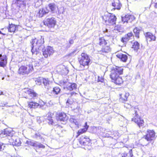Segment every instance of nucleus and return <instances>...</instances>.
<instances>
[{
    "label": "nucleus",
    "mask_w": 157,
    "mask_h": 157,
    "mask_svg": "<svg viewBox=\"0 0 157 157\" xmlns=\"http://www.w3.org/2000/svg\"><path fill=\"white\" fill-rule=\"evenodd\" d=\"M44 24L49 28H53L56 25V21L53 17L46 18L43 21Z\"/></svg>",
    "instance_id": "9d476101"
},
{
    "label": "nucleus",
    "mask_w": 157,
    "mask_h": 157,
    "mask_svg": "<svg viewBox=\"0 0 157 157\" xmlns=\"http://www.w3.org/2000/svg\"><path fill=\"white\" fill-rule=\"evenodd\" d=\"M79 144H74L75 148L82 147L85 149L90 150L92 148V140L90 137L86 135L80 136L78 140Z\"/></svg>",
    "instance_id": "7ed1b4c3"
},
{
    "label": "nucleus",
    "mask_w": 157,
    "mask_h": 157,
    "mask_svg": "<svg viewBox=\"0 0 157 157\" xmlns=\"http://www.w3.org/2000/svg\"><path fill=\"white\" fill-rule=\"evenodd\" d=\"M49 12V10L48 9V7L43 8L39 10L36 16L39 17H41L44 15L48 13Z\"/></svg>",
    "instance_id": "a211bd4d"
},
{
    "label": "nucleus",
    "mask_w": 157,
    "mask_h": 157,
    "mask_svg": "<svg viewBox=\"0 0 157 157\" xmlns=\"http://www.w3.org/2000/svg\"><path fill=\"white\" fill-rule=\"evenodd\" d=\"M33 70V67L32 65H22L19 67L17 73L20 75H28Z\"/></svg>",
    "instance_id": "423d86ee"
},
{
    "label": "nucleus",
    "mask_w": 157,
    "mask_h": 157,
    "mask_svg": "<svg viewBox=\"0 0 157 157\" xmlns=\"http://www.w3.org/2000/svg\"><path fill=\"white\" fill-rule=\"evenodd\" d=\"M8 58L5 54H0V67L4 68L7 63Z\"/></svg>",
    "instance_id": "4468645a"
},
{
    "label": "nucleus",
    "mask_w": 157,
    "mask_h": 157,
    "mask_svg": "<svg viewBox=\"0 0 157 157\" xmlns=\"http://www.w3.org/2000/svg\"><path fill=\"white\" fill-rule=\"evenodd\" d=\"M46 103L41 99H40L38 102L31 101L27 102V107L30 109H36L38 108H41Z\"/></svg>",
    "instance_id": "6e6552de"
},
{
    "label": "nucleus",
    "mask_w": 157,
    "mask_h": 157,
    "mask_svg": "<svg viewBox=\"0 0 157 157\" xmlns=\"http://www.w3.org/2000/svg\"><path fill=\"white\" fill-rule=\"evenodd\" d=\"M101 17L103 22L106 25L113 26L116 24L117 17L113 13L105 14Z\"/></svg>",
    "instance_id": "20e7f679"
},
{
    "label": "nucleus",
    "mask_w": 157,
    "mask_h": 157,
    "mask_svg": "<svg viewBox=\"0 0 157 157\" xmlns=\"http://www.w3.org/2000/svg\"><path fill=\"white\" fill-rule=\"evenodd\" d=\"M42 78L41 77L37 78L35 81L36 84L37 85H40L43 82Z\"/></svg>",
    "instance_id": "4c0bfd02"
},
{
    "label": "nucleus",
    "mask_w": 157,
    "mask_h": 157,
    "mask_svg": "<svg viewBox=\"0 0 157 157\" xmlns=\"http://www.w3.org/2000/svg\"><path fill=\"white\" fill-rule=\"evenodd\" d=\"M37 147L39 148H44L45 147V146L43 144L40 143L39 144H38Z\"/></svg>",
    "instance_id": "a18cd8bd"
},
{
    "label": "nucleus",
    "mask_w": 157,
    "mask_h": 157,
    "mask_svg": "<svg viewBox=\"0 0 157 157\" xmlns=\"http://www.w3.org/2000/svg\"><path fill=\"white\" fill-rule=\"evenodd\" d=\"M54 113L51 112H49L47 114V118H52Z\"/></svg>",
    "instance_id": "a19ab883"
},
{
    "label": "nucleus",
    "mask_w": 157,
    "mask_h": 157,
    "mask_svg": "<svg viewBox=\"0 0 157 157\" xmlns=\"http://www.w3.org/2000/svg\"><path fill=\"white\" fill-rule=\"evenodd\" d=\"M4 144L0 142V151H2L4 150Z\"/></svg>",
    "instance_id": "c03bdc74"
},
{
    "label": "nucleus",
    "mask_w": 157,
    "mask_h": 157,
    "mask_svg": "<svg viewBox=\"0 0 157 157\" xmlns=\"http://www.w3.org/2000/svg\"><path fill=\"white\" fill-rule=\"evenodd\" d=\"M37 145H38V144H37L36 142H35V143H33V146L34 147H37Z\"/></svg>",
    "instance_id": "8fccbe9b"
},
{
    "label": "nucleus",
    "mask_w": 157,
    "mask_h": 157,
    "mask_svg": "<svg viewBox=\"0 0 157 157\" xmlns=\"http://www.w3.org/2000/svg\"><path fill=\"white\" fill-rule=\"evenodd\" d=\"M48 6L51 11L52 13H55L58 9V7L54 3H50Z\"/></svg>",
    "instance_id": "bb28decb"
},
{
    "label": "nucleus",
    "mask_w": 157,
    "mask_h": 157,
    "mask_svg": "<svg viewBox=\"0 0 157 157\" xmlns=\"http://www.w3.org/2000/svg\"><path fill=\"white\" fill-rule=\"evenodd\" d=\"M123 73L124 69L121 67L116 66L112 67L109 75L111 82L118 86L123 85L125 81L121 75H123Z\"/></svg>",
    "instance_id": "f03ea898"
},
{
    "label": "nucleus",
    "mask_w": 157,
    "mask_h": 157,
    "mask_svg": "<svg viewBox=\"0 0 157 157\" xmlns=\"http://www.w3.org/2000/svg\"><path fill=\"white\" fill-rule=\"evenodd\" d=\"M42 81L44 86H47L49 84L50 81L48 79L42 78Z\"/></svg>",
    "instance_id": "e433bc0d"
},
{
    "label": "nucleus",
    "mask_w": 157,
    "mask_h": 157,
    "mask_svg": "<svg viewBox=\"0 0 157 157\" xmlns=\"http://www.w3.org/2000/svg\"><path fill=\"white\" fill-rule=\"evenodd\" d=\"M135 19V17L132 15L127 14L124 17H122V21L124 23H128V21L132 22Z\"/></svg>",
    "instance_id": "f3484780"
},
{
    "label": "nucleus",
    "mask_w": 157,
    "mask_h": 157,
    "mask_svg": "<svg viewBox=\"0 0 157 157\" xmlns=\"http://www.w3.org/2000/svg\"><path fill=\"white\" fill-rule=\"evenodd\" d=\"M112 6L114 7V10H120L122 5L119 0H115L112 3Z\"/></svg>",
    "instance_id": "393cba45"
},
{
    "label": "nucleus",
    "mask_w": 157,
    "mask_h": 157,
    "mask_svg": "<svg viewBox=\"0 0 157 157\" xmlns=\"http://www.w3.org/2000/svg\"><path fill=\"white\" fill-rule=\"evenodd\" d=\"M156 134L153 129H147L146 131L145 135L143 138L147 141L151 142L155 138Z\"/></svg>",
    "instance_id": "1a4fd4ad"
},
{
    "label": "nucleus",
    "mask_w": 157,
    "mask_h": 157,
    "mask_svg": "<svg viewBox=\"0 0 157 157\" xmlns=\"http://www.w3.org/2000/svg\"><path fill=\"white\" fill-rule=\"evenodd\" d=\"M43 55L45 58H47L53 54L54 50L53 48L50 46H48L46 48H44L42 50Z\"/></svg>",
    "instance_id": "f8f14e48"
},
{
    "label": "nucleus",
    "mask_w": 157,
    "mask_h": 157,
    "mask_svg": "<svg viewBox=\"0 0 157 157\" xmlns=\"http://www.w3.org/2000/svg\"><path fill=\"white\" fill-rule=\"evenodd\" d=\"M5 30H6V29H5Z\"/></svg>",
    "instance_id": "6e6d98bb"
},
{
    "label": "nucleus",
    "mask_w": 157,
    "mask_h": 157,
    "mask_svg": "<svg viewBox=\"0 0 157 157\" xmlns=\"http://www.w3.org/2000/svg\"><path fill=\"white\" fill-rule=\"evenodd\" d=\"M35 42H36V44L38 47H40L44 43V38L41 36L40 39L37 40H36V39L32 40L31 42V43L32 45V47L31 52L33 54H34L35 53V51L34 50V45Z\"/></svg>",
    "instance_id": "9b49d317"
},
{
    "label": "nucleus",
    "mask_w": 157,
    "mask_h": 157,
    "mask_svg": "<svg viewBox=\"0 0 157 157\" xmlns=\"http://www.w3.org/2000/svg\"><path fill=\"white\" fill-rule=\"evenodd\" d=\"M77 85L76 83H73L67 87L68 90L70 91H72L77 89Z\"/></svg>",
    "instance_id": "72a5a7b5"
},
{
    "label": "nucleus",
    "mask_w": 157,
    "mask_h": 157,
    "mask_svg": "<svg viewBox=\"0 0 157 157\" xmlns=\"http://www.w3.org/2000/svg\"><path fill=\"white\" fill-rule=\"evenodd\" d=\"M124 36L126 37L128 39H129V40L131 39V37L133 36V35L132 32H130L128 33Z\"/></svg>",
    "instance_id": "58836bf2"
},
{
    "label": "nucleus",
    "mask_w": 157,
    "mask_h": 157,
    "mask_svg": "<svg viewBox=\"0 0 157 157\" xmlns=\"http://www.w3.org/2000/svg\"><path fill=\"white\" fill-rule=\"evenodd\" d=\"M131 42L132 44L131 48L133 50L136 52L138 51L140 49V44L139 42L136 41H135L133 42L132 41Z\"/></svg>",
    "instance_id": "b1692460"
},
{
    "label": "nucleus",
    "mask_w": 157,
    "mask_h": 157,
    "mask_svg": "<svg viewBox=\"0 0 157 157\" xmlns=\"http://www.w3.org/2000/svg\"><path fill=\"white\" fill-rule=\"evenodd\" d=\"M129 40V39H128L125 36H124L122 37L121 39V41L123 43V44H124L125 46H126Z\"/></svg>",
    "instance_id": "f704fd0d"
},
{
    "label": "nucleus",
    "mask_w": 157,
    "mask_h": 157,
    "mask_svg": "<svg viewBox=\"0 0 157 157\" xmlns=\"http://www.w3.org/2000/svg\"><path fill=\"white\" fill-rule=\"evenodd\" d=\"M123 73L124 69L121 67L116 66L112 67L109 75L111 82L118 86L123 85L125 81L121 75H123Z\"/></svg>",
    "instance_id": "f257e3e1"
},
{
    "label": "nucleus",
    "mask_w": 157,
    "mask_h": 157,
    "mask_svg": "<svg viewBox=\"0 0 157 157\" xmlns=\"http://www.w3.org/2000/svg\"><path fill=\"white\" fill-rule=\"evenodd\" d=\"M140 29L137 27L135 28L133 30L135 36L137 39L140 38Z\"/></svg>",
    "instance_id": "7c9ffc66"
},
{
    "label": "nucleus",
    "mask_w": 157,
    "mask_h": 157,
    "mask_svg": "<svg viewBox=\"0 0 157 157\" xmlns=\"http://www.w3.org/2000/svg\"><path fill=\"white\" fill-rule=\"evenodd\" d=\"M74 42V40L73 39H70L69 40V43L70 44H73Z\"/></svg>",
    "instance_id": "09e8293b"
},
{
    "label": "nucleus",
    "mask_w": 157,
    "mask_h": 157,
    "mask_svg": "<svg viewBox=\"0 0 157 157\" xmlns=\"http://www.w3.org/2000/svg\"><path fill=\"white\" fill-rule=\"evenodd\" d=\"M99 45L101 46H103L107 45V40H105L103 37H100L99 38Z\"/></svg>",
    "instance_id": "c756f323"
},
{
    "label": "nucleus",
    "mask_w": 157,
    "mask_h": 157,
    "mask_svg": "<svg viewBox=\"0 0 157 157\" xmlns=\"http://www.w3.org/2000/svg\"><path fill=\"white\" fill-rule=\"evenodd\" d=\"M88 128L89 126L87 125V122H85L84 126V128L78 131L77 132V135L76 136V137L77 138L80 135L86 133L87 131Z\"/></svg>",
    "instance_id": "aec40b11"
},
{
    "label": "nucleus",
    "mask_w": 157,
    "mask_h": 157,
    "mask_svg": "<svg viewBox=\"0 0 157 157\" xmlns=\"http://www.w3.org/2000/svg\"><path fill=\"white\" fill-rule=\"evenodd\" d=\"M121 61L123 62H126L128 59V56L127 55L122 53H118L116 55Z\"/></svg>",
    "instance_id": "4be33fe9"
},
{
    "label": "nucleus",
    "mask_w": 157,
    "mask_h": 157,
    "mask_svg": "<svg viewBox=\"0 0 157 157\" xmlns=\"http://www.w3.org/2000/svg\"><path fill=\"white\" fill-rule=\"evenodd\" d=\"M24 97L31 100L38 97V94L33 90L27 88L23 93Z\"/></svg>",
    "instance_id": "0eeeda50"
},
{
    "label": "nucleus",
    "mask_w": 157,
    "mask_h": 157,
    "mask_svg": "<svg viewBox=\"0 0 157 157\" xmlns=\"http://www.w3.org/2000/svg\"><path fill=\"white\" fill-rule=\"evenodd\" d=\"M56 118L57 121H65L67 120V117L66 113L63 112L57 113Z\"/></svg>",
    "instance_id": "dca6fc26"
},
{
    "label": "nucleus",
    "mask_w": 157,
    "mask_h": 157,
    "mask_svg": "<svg viewBox=\"0 0 157 157\" xmlns=\"http://www.w3.org/2000/svg\"><path fill=\"white\" fill-rule=\"evenodd\" d=\"M19 25H15L12 23L9 24L7 27L8 31L9 32L14 33L18 30V28Z\"/></svg>",
    "instance_id": "6ab92c4d"
},
{
    "label": "nucleus",
    "mask_w": 157,
    "mask_h": 157,
    "mask_svg": "<svg viewBox=\"0 0 157 157\" xmlns=\"http://www.w3.org/2000/svg\"><path fill=\"white\" fill-rule=\"evenodd\" d=\"M154 7L155 8H157V2L155 4Z\"/></svg>",
    "instance_id": "603ef678"
},
{
    "label": "nucleus",
    "mask_w": 157,
    "mask_h": 157,
    "mask_svg": "<svg viewBox=\"0 0 157 157\" xmlns=\"http://www.w3.org/2000/svg\"><path fill=\"white\" fill-rule=\"evenodd\" d=\"M104 81V78L102 76H98L97 81L98 82H103Z\"/></svg>",
    "instance_id": "79ce46f5"
},
{
    "label": "nucleus",
    "mask_w": 157,
    "mask_h": 157,
    "mask_svg": "<svg viewBox=\"0 0 157 157\" xmlns=\"http://www.w3.org/2000/svg\"><path fill=\"white\" fill-rule=\"evenodd\" d=\"M4 130L0 131V136L5 137L4 136Z\"/></svg>",
    "instance_id": "de8ad7c7"
},
{
    "label": "nucleus",
    "mask_w": 157,
    "mask_h": 157,
    "mask_svg": "<svg viewBox=\"0 0 157 157\" xmlns=\"http://www.w3.org/2000/svg\"><path fill=\"white\" fill-rule=\"evenodd\" d=\"M60 91L61 89L59 87L55 86L53 87L52 92L54 95H57L60 93Z\"/></svg>",
    "instance_id": "2f4dec72"
},
{
    "label": "nucleus",
    "mask_w": 157,
    "mask_h": 157,
    "mask_svg": "<svg viewBox=\"0 0 157 157\" xmlns=\"http://www.w3.org/2000/svg\"><path fill=\"white\" fill-rule=\"evenodd\" d=\"M129 95V94L128 92L122 93L119 95V100L122 102H124L128 100Z\"/></svg>",
    "instance_id": "5701e85b"
},
{
    "label": "nucleus",
    "mask_w": 157,
    "mask_h": 157,
    "mask_svg": "<svg viewBox=\"0 0 157 157\" xmlns=\"http://www.w3.org/2000/svg\"><path fill=\"white\" fill-rule=\"evenodd\" d=\"M13 142L14 145L17 146H19L21 144V142L19 139L16 140Z\"/></svg>",
    "instance_id": "ea45409f"
},
{
    "label": "nucleus",
    "mask_w": 157,
    "mask_h": 157,
    "mask_svg": "<svg viewBox=\"0 0 157 157\" xmlns=\"http://www.w3.org/2000/svg\"><path fill=\"white\" fill-rule=\"evenodd\" d=\"M145 37L147 40L149 39L150 41H155L156 40V37L154 35L150 32H147L145 33Z\"/></svg>",
    "instance_id": "a878e982"
},
{
    "label": "nucleus",
    "mask_w": 157,
    "mask_h": 157,
    "mask_svg": "<svg viewBox=\"0 0 157 157\" xmlns=\"http://www.w3.org/2000/svg\"><path fill=\"white\" fill-rule=\"evenodd\" d=\"M68 69L66 67L63 68L60 71L61 74L64 75H67L68 74Z\"/></svg>",
    "instance_id": "473e14b6"
},
{
    "label": "nucleus",
    "mask_w": 157,
    "mask_h": 157,
    "mask_svg": "<svg viewBox=\"0 0 157 157\" xmlns=\"http://www.w3.org/2000/svg\"><path fill=\"white\" fill-rule=\"evenodd\" d=\"M47 119L49 121L48 123L49 125H52L54 123L53 120L52 118H47Z\"/></svg>",
    "instance_id": "37998d69"
},
{
    "label": "nucleus",
    "mask_w": 157,
    "mask_h": 157,
    "mask_svg": "<svg viewBox=\"0 0 157 157\" xmlns=\"http://www.w3.org/2000/svg\"><path fill=\"white\" fill-rule=\"evenodd\" d=\"M5 137L12 136L13 131L10 128H6L4 130Z\"/></svg>",
    "instance_id": "c85d7f7f"
},
{
    "label": "nucleus",
    "mask_w": 157,
    "mask_h": 157,
    "mask_svg": "<svg viewBox=\"0 0 157 157\" xmlns=\"http://www.w3.org/2000/svg\"><path fill=\"white\" fill-rule=\"evenodd\" d=\"M4 29H2V30H4Z\"/></svg>",
    "instance_id": "5fc2aeb1"
},
{
    "label": "nucleus",
    "mask_w": 157,
    "mask_h": 157,
    "mask_svg": "<svg viewBox=\"0 0 157 157\" xmlns=\"http://www.w3.org/2000/svg\"><path fill=\"white\" fill-rule=\"evenodd\" d=\"M132 121L136 123L139 128H143L144 125V121L143 119L140 117L134 116L132 119Z\"/></svg>",
    "instance_id": "ddd939ff"
},
{
    "label": "nucleus",
    "mask_w": 157,
    "mask_h": 157,
    "mask_svg": "<svg viewBox=\"0 0 157 157\" xmlns=\"http://www.w3.org/2000/svg\"><path fill=\"white\" fill-rule=\"evenodd\" d=\"M134 112L135 115V116H139L138 114V112L139 111V109H134Z\"/></svg>",
    "instance_id": "49530a36"
},
{
    "label": "nucleus",
    "mask_w": 157,
    "mask_h": 157,
    "mask_svg": "<svg viewBox=\"0 0 157 157\" xmlns=\"http://www.w3.org/2000/svg\"><path fill=\"white\" fill-rule=\"evenodd\" d=\"M111 51V48L109 45H105L102 46L100 52L102 53H106Z\"/></svg>",
    "instance_id": "cd10ccee"
},
{
    "label": "nucleus",
    "mask_w": 157,
    "mask_h": 157,
    "mask_svg": "<svg viewBox=\"0 0 157 157\" xmlns=\"http://www.w3.org/2000/svg\"><path fill=\"white\" fill-rule=\"evenodd\" d=\"M24 1L21 0H16V2H15V4L16 5L19 7L20 6L22 5V4H23Z\"/></svg>",
    "instance_id": "c9c22d12"
},
{
    "label": "nucleus",
    "mask_w": 157,
    "mask_h": 157,
    "mask_svg": "<svg viewBox=\"0 0 157 157\" xmlns=\"http://www.w3.org/2000/svg\"><path fill=\"white\" fill-rule=\"evenodd\" d=\"M125 149V150L126 151L128 150V152H124L121 157H133V154L132 149L131 147H126Z\"/></svg>",
    "instance_id": "412c9836"
},
{
    "label": "nucleus",
    "mask_w": 157,
    "mask_h": 157,
    "mask_svg": "<svg viewBox=\"0 0 157 157\" xmlns=\"http://www.w3.org/2000/svg\"><path fill=\"white\" fill-rule=\"evenodd\" d=\"M3 92L2 91L0 90V95H3Z\"/></svg>",
    "instance_id": "864d4df0"
},
{
    "label": "nucleus",
    "mask_w": 157,
    "mask_h": 157,
    "mask_svg": "<svg viewBox=\"0 0 157 157\" xmlns=\"http://www.w3.org/2000/svg\"><path fill=\"white\" fill-rule=\"evenodd\" d=\"M80 56L81 57L78 58V62L80 65L83 67H88L91 63L89 56L86 53L82 52Z\"/></svg>",
    "instance_id": "39448f33"
},
{
    "label": "nucleus",
    "mask_w": 157,
    "mask_h": 157,
    "mask_svg": "<svg viewBox=\"0 0 157 157\" xmlns=\"http://www.w3.org/2000/svg\"><path fill=\"white\" fill-rule=\"evenodd\" d=\"M77 94L75 92H72L71 94L70 97L67 99L66 104L68 105H71L77 99Z\"/></svg>",
    "instance_id": "2eb2a0df"
},
{
    "label": "nucleus",
    "mask_w": 157,
    "mask_h": 157,
    "mask_svg": "<svg viewBox=\"0 0 157 157\" xmlns=\"http://www.w3.org/2000/svg\"><path fill=\"white\" fill-rule=\"evenodd\" d=\"M0 34H2L3 35H6V33H5L2 32L1 31H0Z\"/></svg>",
    "instance_id": "3c124183"
}]
</instances>
